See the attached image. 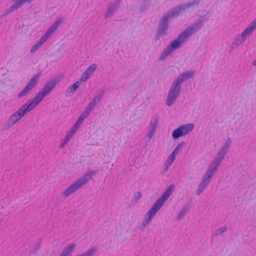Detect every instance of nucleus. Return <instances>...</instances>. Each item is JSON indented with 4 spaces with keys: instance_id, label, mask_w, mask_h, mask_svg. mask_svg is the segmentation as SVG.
<instances>
[{
    "instance_id": "1",
    "label": "nucleus",
    "mask_w": 256,
    "mask_h": 256,
    "mask_svg": "<svg viewBox=\"0 0 256 256\" xmlns=\"http://www.w3.org/2000/svg\"><path fill=\"white\" fill-rule=\"evenodd\" d=\"M174 190V185H171L166 188L162 195L152 204L144 216V219L139 226L140 229L144 230L151 222L154 216L172 194Z\"/></svg>"
},
{
    "instance_id": "2",
    "label": "nucleus",
    "mask_w": 256,
    "mask_h": 256,
    "mask_svg": "<svg viewBox=\"0 0 256 256\" xmlns=\"http://www.w3.org/2000/svg\"><path fill=\"white\" fill-rule=\"evenodd\" d=\"M198 3L199 0H194L188 2V3L184 4L180 6H177L168 11L166 14H164L160 22L159 28L157 32L158 35L159 36H164L166 34L170 18L176 16L178 14L182 11L198 6Z\"/></svg>"
},
{
    "instance_id": "3",
    "label": "nucleus",
    "mask_w": 256,
    "mask_h": 256,
    "mask_svg": "<svg viewBox=\"0 0 256 256\" xmlns=\"http://www.w3.org/2000/svg\"><path fill=\"white\" fill-rule=\"evenodd\" d=\"M36 108L28 100L17 110L10 116L5 122V127L7 129L12 128L16 122H19L25 115Z\"/></svg>"
},
{
    "instance_id": "4",
    "label": "nucleus",
    "mask_w": 256,
    "mask_h": 256,
    "mask_svg": "<svg viewBox=\"0 0 256 256\" xmlns=\"http://www.w3.org/2000/svg\"><path fill=\"white\" fill-rule=\"evenodd\" d=\"M94 174L95 172L94 171H90L86 173L76 182L70 184L62 192V195L66 198L69 197L86 184Z\"/></svg>"
},
{
    "instance_id": "5",
    "label": "nucleus",
    "mask_w": 256,
    "mask_h": 256,
    "mask_svg": "<svg viewBox=\"0 0 256 256\" xmlns=\"http://www.w3.org/2000/svg\"><path fill=\"white\" fill-rule=\"evenodd\" d=\"M57 82L51 80L47 82L43 89L40 90L34 97L28 100L36 108L43 99L52 91L55 87Z\"/></svg>"
},
{
    "instance_id": "6",
    "label": "nucleus",
    "mask_w": 256,
    "mask_h": 256,
    "mask_svg": "<svg viewBox=\"0 0 256 256\" xmlns=\"http://www.w3.org/2000/svg\"><path fill=\"white\" fill-rule=\"evenodd\" d=\"M256 28V18L254 19L247 27L242 32L238 34L233 41L234 46H238L242 44L246 39L248 38Z\"/></svg>"
},
{
    "instance_id": "7",
    "label": "nucleus",
    "mask_w": 256,
    "mask_h": 256,
    "mask_svg": "<svg viewBox=\"0 0 256 256\" xmlns=\"http://www.w3.org/2000/svg\"><path fill=\"white\" fill-rule=\"evenodd\" d=\"M40 76V74L34 75L24 88L17 94L16 97L19 99H21L26 97L30 94L38 84Z\"/></svg>"
},
{
    "instance_id": "8",
    "label": "nucleus",
    "mask_w": 256,
    "mask_h": 256,
    "mask_svg": "<svg viewBox=\"0 0 256 256\" xmlns=\"http://www.w3.org/2000/svg\"><path fill=\"white\" fill-rule=\"evenodd\" d=\"M194 128V124L192 123L182 124L172 132V138L174 140H178L180 138L188 135L192 132Z\"/></svg>"
},
{
    "instance_id": "9",
    "label": "nucleus",
    "mask_w": 256,
    "mask_h": 256,
    "mask_svg": "<svg viewBox=\"0 0 256 256\" xmlns=\"http://www.w3.org/2000/svg\"><path fill=\"white\" fill-rule=\"evenodd\" d=\"M214 174L208 170H206L196 190V195L201 194L206 190L210 184L212 178Z\"/></svg>"
},
{
    "instance_id": "10",
    "label": "nucleus",
    "mask_w": 256,
    "mask_h": 256,
    "mask_svg": "<svg viewBox=\"0 0 256 256\" xmlns=\"http://www.w3.org/2000/svg\"><path fill=\"white\" fill-rule=\"evenodd\" d=\"M180 91L181 88L172 82L166 96V106H170L176 102L180 94Z\"/></svg>"
},
{
    "instance_id": "11",
    "label": "nucleus",
    "mask_w": 256,
    "mask_h": 256,
    "mask_svg": "<svg viewBox=\"0 0 256 256\" xmlns=\"http://www.w3.org/2000/svg\"><path fill=\"white\" fill-rule=\"evenodd\" d=\"M228 153L220 149L210 163L208 170L216 173L222 162Z\"/></svg>"
},
{
    "instance_id": "12",
    "label": "nucleus",
    "mask_w": 256,
    "mask_h": 256,
    "mask_svg": "<svg viewBox=\"0 0 256 256\" xmlns=\"http://www.w3.org/2000/svg\"><path fill=\"white\" fill-rule=\"evenodd\" d=\"M228 153L220 149L210 163L208 170L216 173L222 162Z\"/></svg>"
},
{
    "instance_id": "13",
    "label": "nucleus",
    "mask_w": 256,
    "mask_h": 256,
    "mask_svg": "<svg viewBox=\"0 0 256 256\" xmlns=\"http://www.w3.org/2000/svg\"><path fill=\"white\" fill-rule=\"evenodd\" d=\"M204 20L200 18L196 20L194 24L189 26L183 32L189 38L194 32L200 30L203 26Z\"/></svg>"
},
{
    "instance_id": "14",
    "label": "nucleus",
    "mask_w": 256,
    "mask_h": 256,
    "mask_svg": "<svg viewBox=\"0 0 256 256\" xmlns=\"http://www.w3.org/2000/svg\"><path fill=\"white\" fill-rule=\"evenodd\" d=\"M188 38L185 33L182 32L176 39L172 42L168 46L173 52L180 48Z\"/></svg>"
},
{
    "instance_id": "15",
    "label": "nucleus",
    "mask_w": 256,
    "mask_h": 256,
    "mask_svg": "<svg viewBox=\"0 0 256 256\" xmlns=\"http://www.w3.org/2000/svg\"><path fill=\"white\" fill-rule=\"evenodd\" d=\"M97 65L96 64H90L82 74L79 79L82 82H86L94 74Z\"/></svg>"
},
{
    "instance_id": "16",
    "label": "nucleus",
    "mask_w": 256,
    "mask_h": 256,
    "mask_svg": "<svg viewBox=\"0 0 256 256\" xmlns=\"http://www.w3.org/2000/svg\"><path fill=\"white\" fill-rule=\"evenodd\" d=\"M194 72L193 70L185 72L180 74L173 82L181 88L182 82L191 78L194 76Z\"/></svg>"
},
{
    "instance_id": "17",
    "label": "nucleus",
    "mask_w": 256,
    "mask_h": 256,
    "mask_svg": "<svg viewBox=\"0 0 256 256\" xmlns=\"http://www.w3.org/2000/svg\"><path fill=\"white\" fill-rule=\"evenodd\" d=\"M13 2H14L15 3L12 5L10 7L6 10L5 14H8L12 12H14L21 6H23V4L25 3H30L32 2L34 0H12Z\"/></svg>"
},
{
    "instance_id": "18",
    "label": "nucleus",
    "mask_w": 256,
    "mask_h": 256,
    "mask_svg": "<svg viewBox=\"0 0 256 256\" xmlns=\"http://www.w3.org/2000/svg\"><path fill=\"white\" fill-rule=\"evenodd\" d=\"M50 38V37L48 35L44 33L36 43L32 46L30 51V53L34 54Z\"/></svg>"
},
{
    "instance_id": "19",
    "label": "nucleus",
    "mask_w": 256,
    "mask_h": 256,
    "mask_svg": "<svg viewBox=\"0 0 256 256\" xmlns=\"http://www.w3.org/2000/svg\"><path fill=\"white\" fill-rule=\"evenodd\" d=\"M64 20L62 18H58L55 22L48 28L45 33L50 37L52 34L57 30L58 27L64 22Z\"/></svg>"
},
{
    "instance_id": "20",
    "label": "nucleus",
    "mask_w": 256,
    "mask_h": 256,
    "mask_svg": "<svg viewBox=\"0 0 256 256\" xmlns=\"http://www.w3.org/2000/svg\"><path fill=\"white\" fill-rule=\"evenodd\" d=\"M82 82L79 79L70 86L68 88L66 91V96H70L74 94L77 89L80 86Z\"/></svg>"
},
{
    "instance_id": "21",
    "label": "nucleus",
    "mask_w": 256,
    "mask_h": 256,
    "mask_svg": "<svg viewBox=\"0 0 256 256\" xmlns=\"http://www.w3.org/2000/svg\"><path fill=\"white\" fill-rule=\"evenodd\" d=\"M76 248V244H74L67 246L62 250L60 256H71Z\"/></svg>"
},
{
    "instance_id": "22",
    "label": "nucleus",
    "mask_w": 256,
    "mask_h": 256,
    "mask_svg": "<svg viewBox=\"0 0 256 256\" xmlns=\"http://www.w3.org/2000/svg\"><path fill=\"white\" fill-rule=\"evenodd\" d=\"M232 140L231 138H228L222 143L220 149L228 154L232 145Z\"/></svg>"
},
{
    "instance_id": "23",
    "label": "nucleus",
    "mask_w": 256,
    "mask_h": 256,
    "mask_svg": "<svg viewBox=\"0 0 256 256\" xmlns=\"http://www.w3.org/2000/svg\"><path fill=\"white\" fill-rule=\"evenodd\" d=\"M172 50H170V48L168 46L166 48H165L162 52L161 53L160 55V56L158 58V60L160 61H163L172 52Z\"/></svg>"
},
{
    "instance_id": "24",
    "label": "nucleus",
    "mask_w": 256,
    "mask_h": 256,
    "mask_svg": "<svg viewBox=\"0 0 256 256\" xmlns=\"http://www.w3.org/2000/svg\"><path fill=\"white\" fill-rule=\"evenodd\" d=\"M176 159V158L170 154L167 159L166 160L164 166V170L166 172L168 171L170 168V167L171 166L172 164L174 162Z\"/></svg>"
},
{
    "instance_id": "25",
    "label": "nucleus",
    "mask_w": 256,
    "mask_h": 256,
    "mask_svg": "<svg viewBox=\"0 0 256 256\" xmlns=\"http://www.w3.org/2000/svg\"><path fill=\"white\" fill-rule=\"evenodd\" d=\"M79 128L80 127L74 124L66 136L70 140L78 130Z\"/></svg>"
},
{
    "instance_id": "26",
    "label": "nucleus",
    "mask_w": 256,
    "mask_h": 256,
    "mask_svg": "<svg viewBox=\"0 0 256 256\" xmlns=\"http://www.w3.org/2000/svg\"><path fill=\"white\" fill-rule=\"evenodd\" d=\"M89 114H88L87 113H86L85 112H82L80 115V116L79 118L76 121V122L74 123L76 125L78 126L79 127L83 123L84 120L88 117Z\"/></svg>"
},
{
    "instance_id": "27",
    "label": "nucleus",
    "mask_w": 256,
    "mask_h": 256,
    "mask_svg": "<svg viewBox=\"0 0 256 256\" xmlns=\"http://www.w3.org/2000/svg\"><path fill=\"white\" fill-rule=\"evenodd\" d=\"M189 211V208L188 206H184L182 207L180 210L177 218L178 220H181L184 218L186 215L188 214Z\"/></svg>"
},
{
    "instance_id": "28",
    "label": "nucleus",
    "mask_w": 256,
    "mask_h": 256,
    "mask_svg": "<svg viewBox=\"0 0 256 256\" xmlns=\"http://www.w3.org/2000/svg\"><path fill=\"white\" fill-rule=\"evenodd\" d=\"M158 118L156 116H154L150 120L148 126L156 130L158 125Z\"/></svg>"
},
{
    "instance_id": "29",
    "label": "nucleus",
    "mask_w": 256,
    "mask_h": 256,
    "mask_svg": "<svg viewBox=\"0 0 256 256\" xmlns=\"http://www.w3.org/2000/svg\"><path fill=\"white\" fill-rule=\"evenodd\" d=\"M104 95V91H102L101 92H98L96 94L92 100V102L97 104L99 103L101 100L103 98Z\"/></svg>"
},
{
    "instance_id": "30",
    "label": "nucleus",
    "mask_w": 256,
    "mask_h": 256,
    "mask_svg": "<svg viewBox=\"0 0 256 256\" xmlns=\"http://www.w3.org/2000/svg\"><path fill=\"white\" fill-rule=\"evenodd\" d=\"M97 251V248L94 247L83 252L82 254L83 256H94Z\"/></svg>"
},
{
    "instance_id": "31",
    "label": "nucleus",
    "mask_w": 256,
    "mask_h": 256,
    "mask_svg": "<svg viewBox=\"0 0 256 256\" xmlns=\"http://www.w3.org/2000/svg\"><path fill=\"white\" fill-rule=\"evenodd\" d=\"M96 105V104L94 102H91L86 108L84 112H85L88 114H90L91 112L94 109Z\"/></svg>"
},
{
    "instance_id": "32",
    "label": "nucleus",
    "mask_w": 256,
    "mask_h": 256,
    "mask_svg": "<svg viewBox=\"0 0 256 256\" xmlns=\"http://www.w3.org/2000/svg\"><path fill=\"white\" fill-rule=\"evenodd\" d=\"M156 130L150 127H148V130L146 134V137L149 139L153 138L156 132Z\"/></svg>"
},
{
    "instance_id": "33",
    "label": "nucleus",
    "mask_w": 256,
    "mask_h": 256,
    "mask_svg": "<svg viewBox=\"0 0 256 256\" xmlns=\"http://www.w3.org/2000/svg\"><path fill=\"white\" fill-rule=\"evenodd\" d=\"M182 146V144H178L170 154L176 158V156L179 154Z\"/></svg>"
},
{
    "instance_id": "34",
    "label": "nucleus",
    "mask_w": 256,
    "mask_h": 256,
    "mask_svg": "<svg viewBox=\"0 0 256 256\" xmlns=\"http://www.w3.org/2000/svg\"><path fill=\"white\" fill-rule=\"evenodd\" d=\"M142 197V193L140 192H136L134 194L132 197V202L134 204H136Z\"/></svg>"
},
{
    "instance_id": "35",
    "label": "nucleus",
    "mask_w": 256,
    "mask_h": 256,
    "mask_svg": "<svg viewBox=\"0 0 256 256\" xmlns=\"http://www.w3.org/2000/svg\"><path fill=\"white\" fill-rule=\"evenodd\" d=\"M70 140V139L66 136L65 138L62 140L59 148H63L68 144Z\"/></svg>"
},
{
    "instance_id": "36",
    "label": "nucleus",
    "mask_w": 256,
    "mask_h": 256,
    "mask_svg": "<svg viewBox=\"0 0 256 256\" xmlns=\"http://www.w3.org/2000/svg\"><path fill=\"white\" fill-rule=\"evenodd\" d=\"M114 11V8L113 7H110L109 8L108 10H106V17H109L113 13Z\"/></svg>"
},
{
    "instance_id": "37",
    "label": "nucleus",
    "mask_w": 256,
    "mask_h": 256,
    "mask_svg": "<svg viewBox=\"0 0 256 256\" xmlns=\"http://www.w3.org/2000/svg\"><path fill=\"white\" fill-rule=\"evenodd\" d=\"M226 230V227H223L220 228H219L216 231V235H220L222 234L223 232H225Z\"/></svg>"
},
{
    "instance_id": "38",
    "label": "nucleus",
    "mask_w": 256,
    "mask_h": 256,
    "mask_svg": "<svg viewBox=\"0 0 256 256\" xmlns=\"http://www.w3.org/2000/svg\"><path fill=\"white\" fill-rule=\"evenodd\" d=\"M253 65L256 66V59L253 62Z\"/></svg>"
},
{
    "instance_id": "39",
    "label": "nucleus",
    "mask_w": 256,
    "mask_h": 256,
    "mask_svg": "<svg viewBox=\"0 0 256 256\" xmlns=\"http://www.w3.org/2000/svg\"><path fill=\"white\" fill-rule=\"evenodd\" d=\"M144 1L146 2H153V1H154V0H144Z\"/></svg>"
}]
</instances>
